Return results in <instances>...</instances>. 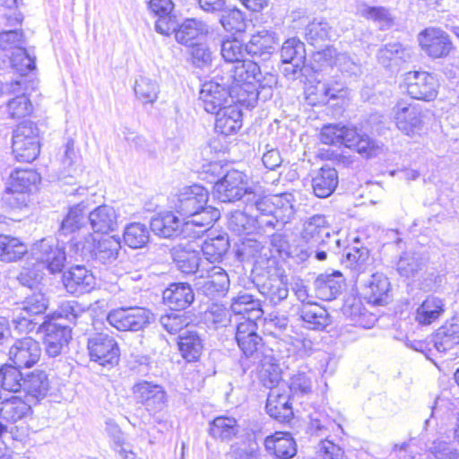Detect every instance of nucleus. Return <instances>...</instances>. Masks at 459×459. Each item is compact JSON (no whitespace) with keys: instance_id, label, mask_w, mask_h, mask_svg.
Returning <instances> with one entry per match:
<instances>
[{"instance_id":"obj_14","label":"nucleus","mask_w":459,"mask_h":459,"mask_svg":"<svg viewBox=\"0 0 459 459\" xmlns=\"http://www.w3.org/2000/svg\"><path fill=\"white\" fill-rule=\"evenodd\" d=\"M137 403L150 414L162 411L168 406V394L164 387L152 381L141 380L132 388Z\"/></svg>"},{"instance_id":"obj_11","label":"nucleus","mask_w":459,"mask_h":459,"mask_svg":"<svg viewBox=\"0 0 459 459\" xmlns=\"http://www.w3.org/2000/svg\"><path fill=\"white\" fill-rule=\"evenodd\" d=\"M152 320V311L142 307H119L110 310L107 315L108 323L121 332L143 331Z\"/></svg>"},{"instance_id":"obj_6","label":"nucleus","mask_w":459,"mask_h":459,"mask_svg":"<svg viewBox=\"0 0 459 459\" xmlns=\"http://www.w3.org/2000/svg\"><path fill=\"white\" fill-rule=\"evenodd\" d=\"M257 324L251 322H239L236 326L235 340L241 351L238 364L243 374L272 352L266 349L262 336L257 333Z\"/></svg>"},{"instance_id":"obj_28","label":"nucleus","mask_w":459,"mask_h":459,"mask_svg":"<svg viewBox=\"0 0 459 459\" xmlns=\"http://www.w3.org/2000/svg\"><path fill=\"white\" fill-rule=\"evenodd\" d=\"M298 320L301 321L304 328L314 331H323L331 324L328 311L317 303L307 301L297 310Z\"/></svg>"},{"instance_id":"obj_23","label":"nucleus","mask_w":459,"mask_h":459,"mask_svg":"<svg viewBox=\"0 0 459 459\" xmlns=\"http://www.w3.org/2000/svg\"><path fill=\"white\" fill-rule=\"evenodd\" d=\"M39 342L30 337L16 340L9 350V359L13 364L23 368H31L40 359Z\"/></svg>"},{"instance_id":"obj_45","label":"nucleus","mask_w":459,"mask_h":459,"mask_svg":"<svg viewBox=\"0 0 459 459\" xmlns=\"http://www.w3.org/2000/svg\"><path fill=\"white\" fill-rule=\"evenodd\" d=\"M339 183L336 169L328 165L321 167L312 178L314 194L319 198L330 196Z\"/></svg>"},{"instance_id":"obj_10","label":"nucleus","mask_w":459,"mask_h":459,"mask_svg":"<svg viewBox=\"0 0 459 459\" xmlns=\"http://www.w3.org/2000/svg\"><path fill=\"white\" fill-rule=\"evenodd\" d=\"M87 350L91 361L106 368H113L120 360L119 345L115 337L107 332L90 334L87 339Z\"/></svg>"},{"instance_id":"obj_42","label":"nucleus","mask_w":459,"mask_h":459,"mask_svg":"<svg viewBox=\"0 0 459 459\" xmlns=\"http://www.w3.org/2000/svg\"><path fill=\"white\" fill-rule=\"evenodd\" d=\"M87 210L88 204L84 201L74 204L69 208L58 230V238L63 243L65 241L62 237H67L70 234L74 235L86 225L85 214Z\"/></svg>"},{"instance_id":"obj_4","label":"nucleus","mask_w":459,"mask_h":459,"mask_svg":"<svg viewBox=\"0 0 459 459\" xmlns=\"http://www.w3.org/2000/svg\"><path fill=\"white\" fill-rule=\"evenodd\" d=\"M251 210L261 212L260 224L269 230H282L298 211L297 200L292 193L285 192L273 196L249 195Z\"/></svg>"},{"instance_id":"obj_24","label":"nucleus","mask_w":459,"mask_h":459,"mask_svg":"<svg viewBox=\"0 0 459 459\" xmlns=\"http://www.w3.org/2000/svg\"><path fill=\"white\" fill-rule=\"evenodd\" d=\"M175 4L172 0H149L148 11L157 17L154 30L163 36H170L177 28V17L173 13Z\"/></svg>"},{"instance_id":"obj_38","label":"nucleus","mask_w":459,"mask_h":459,"mask_svg":"<svg viewBox=\"0 0 459 459\" xmlns=\"http://www.w3.org/2000/svg\"><path fill=\"white\" fill-rule=\"evenodd\" d=\"M240 429L236 418L219 415L209 422L208 433L215 440L230 443L238 437Z\"/></svg>"},{"instance_id":"obj_40","label":"nucleus","mask_w":459,"mask_h":459,"mask_svg":"<svg viewBox=\"0 0 459 459\" xmlns=\"http://www.w3.org/2000/svg\"><path fill=\"white\" fill-rule=\"evenodd\" d=\"M378 63L385 68L392 69L409 62L411 49L400 42H390L382 46L377 54Z\"/></svg>"},{"instance_id":"obj_44","label":"nucleus","mask_w":459,"mask_h":459,"mask_svg":"<svg viewBox=\"0 0 459 459\" xmlns=\"http://www.w3.org/2000/svg\"><path fill=\"white\" fill-rule=\"evenodd\" d=\"M183 222L172 212L159 213L150 221L152 231L164 238L178 236L182 232Z\"/></svg>"},{"instance_id":"obj_39","label":"nucleus","mask_w":459,"mask_h":459,"mask_svg":"<svg viewBox=\"0 0 459 459\" xmlns=\"http://www.w3.org/2000/svg\"><path fill=\"white\" fill-rule=\"evenodd\" d=\"M261 212L255 216L247 215L246 212L236 210L230 212L228 220V228L237 235H249L256 231L266 233L265 226L260 224Z\"/></svg>"},{"instance_id":"obj_53","label":"nucleus","mask_w":459,"mask_h":459,"mask_svg":"<svg viewBox=\"0 0 459 459\" xmlns=\"http://www.w3.org/2000/svg\"><path fill=\"white\" fill-rule=\"evenodd\" d=\"M230 248L227 236L218 235L205 240L201 247V255L211 264L221 263Z\"/></svg>"},{"instance_id":"obj_43","label":"nucleus","mask_w":459,"mask_h":459,"mask_svg":"<svg viewBox=\"0 0 459 459\" xmlns=\"http://www.w3.org/2000/svg\"><path fill=\"white\" fill-rule=\"evenodd\" d=\"M267 452L280 459H290L297 454V445L290 433L276 432L264 439Z\"/></svg>"},{"instance_id":"obj_25","label":"nucleus","mask_w":459,"mask_h":459,"mask_svg":"<svg viewBox=\"0 0 459 459\" xmlns=\"http://www.w3.org/2000/svg\"><path fill=\"white\" fill-rule=\"evenodd\" d=\"M219 71L223 76H229L230 85L238 83L255 84L257 78L261 76V68L254 60L245 59L236 65L224 64L221 65Z\"/></svg>"},{"instance_id":"obj_2","label":"nucleus","mask_w":459,"mask_h":459,"mask_svg":"<svg viewBox=\"0 0 459 459\" xmlns=\"http://www.w3.org/2000/svg\"><path fill=\"white\" fill-rule=\"evenodd\" d=\"M89 316L88 308L76 300L61 302L57 308L48 316V319L38 327L44 333L43 342L46 353L52 358L61 355L72 339L71 326L53 322V319L64 318L70 325H76L84 322Z\"/></svg>"},{"instance_id":"obj_9","label":"nucleus","mask_w":459,"mask_h":459,"mask_svg":"<svg viewBox=\"0 0 459 459\" xmlns=\"http://www.w3.org/2000/svg\"><path fill=\"white\" fill-rule=\"evenodd\" d=\"M208 82L202 84L199 91V100L207 113H214L230 103V85L229 76H223L216 68Z\"/></svg>"},{"instance_id":"obj_49","label":"nucleus","mask_w":459,"mask_h":459,"mask_svg":"<svg viewBox=\"0 0 459 459\" xmlns=\"http://www.w3.org/2000/svg\"><path fill=\"white\" fill-rule=\"evenodd\" d=\"M433 342L439 352H446L459 344V318L454 317L439 327L433 337Z\"/></svg>"},{"instance_id":"obj_63","label":"nucleus","mask_w":459,"mask_h":459,"mask_svg":"<svg viewBox=\"0 0 459 459\" xmlns=\"http://www.w3.org/2000/svg\"><path fill=\"white\" fill-rule=\"evenodd\" d=\"M305 38L313 46H317L331 38V26L325 21H313L305 29Z\"/></svg>"},{"instance_id":"obj_5","label":"nucleus","mask_w":459,"mask_h":459,"mask_svg":"<svg viewBox=\"0 0 459 459\" xmlns=\"http://www.w3.org/2000/svg\"><path fill=\"white\" fill-rule=\"evenodd\" d=\"M320 140L324 144L343 145L367 158L376 155L380 148L377 142L368 134L341 124L325 125L320 132Z\"/></svg>"},{"instance_id":"obj_15","label":"nucleus","mask_w":459,"mask_h":459,"mask_svg":"<svg viewBox=\"0 0 459 459\" xmlns=\"http://www.w3.org/2000/svg\"><path fill=\"white\" fill-rule=\"evenodd\" d=\"M204 271L195 281L196 289L212 299L225 297L230 285L227 272L215 265L205 267Z\"/></svg>"},{"instance_id":"obj_36","label":"nucleus","mask_w":459,"mask_h":459,"mask_svg":"<svg viewBox=\"0 0 459 459\" xmlns=\"http://www.w3.org/2000/svg\"><path fill=\"white\" fill-rule=\"evenodd\" d=\"M88 221L95 233L108 234L117 229V214L114 207L102 204L88 212Z\"/></svg>"},{"instance_id":"obj_32","label":"nucleus","mask_w":459,"mask_h":459,"mask_svg":"<svg viewBox=\"0 0 459 459\" xmlns=\"http://www.w3.org/2000/svg\"><path fill=\"white\" fill-rule=\"evenodd\" d=\"M39 181V175L32 169H16L10 176V182L6 190L16 197L19 205L27 204L26 194L30 192Z\"/></svg>"},{"instance_id":"obj_50","label":"nucleus","mask_w":459,"mask_h":459,"mask_svg":"<svg viewBox=\"0 0 459 459\" xmlns=\"http://www.w3.org/2000/svg\"><path fill=\"white\" fill-rule=\"evenodd\" d=\"M121 247L119 237L101 238L96 240L94 261L100 264H111L117 260Z\"/></svg>"},{"instance_id":"obj_30","label":"nucleus","mask_w":459,"mask_h":459,"mask_svg":"<svg viewBox=\"0 0 459 459\" xmlns=\"http://www.w3.org/2000/svg\"><path fill=\"white\" fill-rule=\"evenodd\" d=\"M63 281L67 292L74 296L89 293L96 284L94 275L82 265L72 267L65 273Z\"/></svg>"},{"instance_id":"obj_20","label":"nucleus","mask_w":459,"mask_h":459,"mask_svg":"<svg viewBox=\"0 0 459 459\" xmlns=\"http://www.w3.org/2000/svg\"><path fill=\"white\" fill-rule=\"evenodd\" d=\"M171 257L176 267L186 276H194L195 280L204 273V264L202 263L200 250L194 248L191 243L177 245L171 251Z\"/></svg>"},{"instance_id":"obj_26","label":"nucleus","mask_w":459,"mask_h":459,"mask_svg":"<svg viewBox=\"0 0 459 459\" xmlns=\"http://www.w3.org/2000/svg\"><path fill=\"white\" fill-rule=\"evenodd\" d=\"M277 45V33L273 30H262L252 35L245 45V51L253 58L265 61L275 52Z\"/></svg>"},{"instance_id":"obj_61","label":"nucleus","mask_w":459,"mask_h":459,"mask_svg":"<svg viewBox=\"0 0 459 459\" xmlns=\"http://www.w3.org/2000/svg\"><path fill=\"white\" fill-rule=\"evenodd\" d=\"M220 23L223 29L231 33L243 32L247 28L244 13L237 8L227 9L221 12Z\"/></svg>"},{"instance_id":"obj_29","label":"nucleus","mask_w":459,"mask_h":459,"mask_svg":"<svg viewBox=\"0 0 459 459\" xmlns=\"http://www.w3.org/2000/svg\"><path fill=\"white\" fill-rule=\"evenodd\" d=\"M209 33L208 23L197 18H186L180 24L177 22V28L172 30L176 40L186 47L193 46Z\"/></svg>"},{"instance_id":"obj_59","label":"nucleus","mask_w":459,"mask_h":459,"mask_svg":"<svg viewBox=\"0 0 459 459\" xmlns=\"http://www.w3.org/2000/svg\"><path fill=\"white\" fill-rule=\"evenodd\" d=\"M423 265L424 261L420 253L406 251L400 255L396 263V270L401 276L410 278L420 271Z\"/></svg>"},{"instance_id":"obj_3","label":"nucleus","mask_w":459,"mask_h":459,"mask_svg":"<svg viewBox=\"0 0 459 459\" xmlns=\"http://www.w3.org/2000/svg\"><path fill=\"white\" fill-rule=\"evenodd\" d=\"M208 200L209 191L198 184L185 186L179 191L174 207L177 212L189 219L185 223L186 228L190 225L208 228L220 218V211L208 205Z\"/></svg>"},{"instance_id":"obj_55","label":"nucleus","mask_w":459,"mask_h":459,"mask_svg":"<svg viewBox=\"0 0 459 459\" xmlns=\"http://www.w3.org/2000/svg\"><path fill=\"white\" fill-rule=\"evenodd\" d=\"M231 104L245 106L247 108H254L260 100V94L255 88V84L238 83L230 87Z\"/></svg>"},{"instance_id":"obj_33","label":"nucleus","mask_w":459,"mask_h":459,"mask_svg":"<svg viewBox=\"0 0 459 459\" xmlns=\"http://www.w3.org/2000/svg\"><path fill=\"white\" fill-rule=\"evenodd\" d=\"M316 296L325 301L337 299L345 288V279L339 271L320 274L314 283Z\"/></svg>"},{"instance_id":"obj_31","label":"nucleus","mask_w":459,"mask_h":459,"mask_svg":"<svg viewBox=\"0 0 459 459\" xmlns=\"http://www.w3.org/2000/svg\"><path fill=\"white\" fill-rule=\"evenodd\" d=\"M391 284L388 278L383 273H373L367 280L361 290L364 299L376 306H383L390 301Z\"/></svg>"},{"instance_id":"obj_46","label":"nucleus","mask_w":459,"mask_h":459,"mask_svg":"<svg viewBox=\"0 0 459 459\" xmlns=\"http://www.w3.org/2000/svg\"><path fill=\"white\" fill-rule=\"evenodd\" d=\"M178 350L187 362L197 361L204 351V339L196 331L186 330L178 336Z\"/></svg>"},{"instance_id":"obj_18","label":"nucleus","mask_w":459,"mask_h":459,"mask_svg":"<svg viewBox=\"0 0 459 459\" xmlns=\"http://www.w3.org/2000/svg\"><path fill=\"white\" fill-rule=\"evenodd\" d=\"M65 247H60L54 239L42 238L32 247L34 258L51 273H60L66 261Z\"/></svg>"},{"instance_id":"obj_7","label":"nucleus","mask_w":459,"mask_h":459,"mask_svg":"<svg viewBox=\"0 0 459 459\" xmlns=\"http://www.w3.org/2000/svg\"><path fill=\"white\" fill-rule=\"evenodd\" d=\"M213 195L221 203H235L244 198L247 206L251 209L249 195H257L248 187V178L242 171H227L213 186Z\"/></svg>"},{"instance_id":"obj_58","label":"nucleus","mask_w":459,"mask_h":459,"mask_svg":"<svg viewBox=\"0 0 459 459\" xmlns=\"http://www.w3.org/2000/svg\"><path fill=\"white\" fill-rule=\"evenodd\" d=\"M20 367L14 364H4L0 367V384L3 390L16 393L22 390V381L25 375Z\"/></svg>"},{"instance_id":"obj_1","label":"nucleus","mask_w":459,"mask_h":459,"mask_svg":"<svg viewBox=\"0 0 459 459\" xmlns=\"http://www.w3.org/2000/svg\"><path fill=\"white\" fill-rule=\"evenodd\" d=\"M301 238L313 246L323 245L334 255H341L342 264L351 271L365 272L369 261V251L365 247L346 245L345 240L338 238V233H331L330 223L323 214H314L307 218L302 224Z\"/></svg>"},{"instance_id":"obj_54","label":"nucleus","mask_w":459,"mask_h":459,"mask_svg":"<svg viewBox=\"0 0 459 459\" xmlns=\"http://www.w3.org/2000/svg\"><path fill=\"white\" fill-rule=\"evenodd\" d=\"M48 306L49 299L48 295L39 289L27 294L17 309H22L30 316H38L45 314Z\"/></svg>"},{"instance_id":"obj_22","label":"nucleus","mask_w":459,"mask_h":459,"mask_svg":"<svg viewBox=\"0 0 459 459\" xmlns=\"http://www.w3.org/2000/svg\"><path fill=\"white\" fill-rule=\"evenodd\" d=\"M418 40L422 50L432 58L446 56L452 49V42L446 32L438 28L422 30Z\"/></svg>"},{"instance_id":"obj_16","label":"nucleus","mask_w":459,"mask_h":459,"mask_svg":"<svg viewBox=\"0 0 459 459\" xmlns=\"http://www.w3.org/2000/svg\"><path fill=\"white\" fill-rule=\"evenodd\" d=\"M408 94L415 100H434L438 93L439 82L433 74L425 71H411L405 77Z\"/></svg>"},{"instance_id":"obj_35","label":"nucleus","mask_w":459,"mask_h":459,"mask_svg":"<svg viewBox=\"0 0 459 459\" xmlns=\"http://www.w3.org/2000/svg\"><path fill=\"white\" fill-rule=\"evenodd\" d=\"M162 299L171 310L180 311L194 302L195 293L189 283L173 282L164 290Z\"/></svg>"},{"instance_id":"obj_12","label":"nucleus","mask_w":459,"mask_h":459,"mask_svg":"<svg viewBox=\"0 0 459 459\" xmlns=\"http://www.w3.org/2000/svg\"><path fill=\"white\" fill-rule=\"evenodd\" d=\"M423 117L418 106L405 100H399L392 108V117L396 128L411 138L420 136L424 128Z\"/></svg>"},{"instance_id":"obj_8","label":"nucleus","mask_w":459,"mask_h":459,"mask_svg":"<svg viewBox=\"0 0 459 459\" xmlns=\"http://www.w3.org/2000/svg\"><path fill=\"white\" fill-rule=\"evenodd\" d=\"M12 152L19 162L30 163L40 152L39 129L31 121L17 126L13 134Z\"/></svg>"},{"instance_id":"obj_52","label":"nucleus","mask_w":459,"mask_h":459,"mask_svg":"<svg viewBox=\"0 0 459 459\" xmlns=\"http://www.w3.org/2000/svg\"><path fill=\"white\" fill-rule=\"evenodd\" d=\"M28 252L27 246L18 238L0 234V261L13 263L21 260Z\"/></svg>"},{"instance_id":"obj_57","label":"nucleus","mask_w":459,"mask_h":459,"mask_svg":"<svg viewBox=\"0 0 459 459\" xmlns=\"http://www.w3.org/2000/svg\"><path fill=\"white\" fill-rule=\"evenodd\" d=\"M150 227L141 222L129 223L124 230V241L131 248H142L150 240Z\"/></svg>"},{"instance_id":"obj_37","label":"nucleus","mask_w":459,"mask_h":459,"mask_svg":"<svg viewBox=\"0 0 459 459\" xmlns=\"http://www.w3.org/2000/svg\"><path fill=\"white\" fill-rule=\"evenodd\" d=\"M230 311L236 316H242L245 319L243 322L251 323H255L264 314L260 300L247 292H240L232 298Z\"/></svg>"},{"instance_id":"obj_47","label":"nucleus","mask_w":459,"mask_h":459,"mask_svg":"<svg viewBox=\"0 0 459 459\" xmlns=\"http://www.w3.org/2000/svg\"><path fill=\"white\" fill-rule=\"evenodd\" d=\"M444 312V300L437 296L429 295L417 307L415 321L420 325H429L437 321Z\"/></svg>"},{"instance_id":"obj_48","label":"nucleus","mask_w":459,"mask_h":459,"mask_svg":"<svg viewBox=\"0 0 459 459\" xmlns=\"http://www.w3.org/2000/svg\"><path fill=\"white\" fill-rule=\"evenodd\" d=\"M32 413L30 405L22 399L13 396L0 403V418L10 423H17L27 419Z\"/></svg>"},{"instance_id":"obj_27","label":"nucleus","mask_w":459,"mask_h":459,"mask_svg":"<svg viewBox=\"0 0 459 459\" xmlns=\"http://www.w3.org/2000/svg\"><path fill=\"white\" fill-rule=\"evenodd\" d=\"M290 399L291 394L285 389L271 390L265 404L267 414L280 422H290L294 416Z\"/></svg>"},{"instance_id":"obj_62","label":"nucleus","mask_w":459,"mask_h":459,"mask_svg":"<svg viewBox=\"0 0 459 459\" xmlns=\"http://www.w3.org/2000/svg\"><path fill=\"white\" fill-rule=\"evenodd\" d=\"M245 45L236 38L222 40L221 54L225 64L236 65L244 61Z\"/></svg>"},{"instance_id":"obj_17","label":"nucleus","mask_w":459,"mask_h":459,"mask_svg":"<svg viewBox=\"0 0 459 459\" xmlns=\"http://www.w3.org/2000/svg\"><path fill=\"white\" fill-rule=\"evenodd\" d=\"M281 72L289 78L296 79L302 74L306 63L305 44L298 38L286 39L281 48Z\"/></svg>"},{"instance_id":"obj_21","label":"nucleus","mask_w":459,"mask_h":459,"mask_svg":"<svg viewBox=\"0 0 459 459\" xmlns=\"http://www.w3.org/2000/svg\"><path fill=\"white\" fill-rule=\"evenodd\" d=\"M9 59L12 68L21 78L6 84L5 91L14 92L16 88L20 91L22 85L34 84V82L27 81L24 77L36 70V56L31 55L25 48H18L16 50L11 52Z\"/></svg>"},{"instance_id":"obj_64","label":"nucleus","mask_w":459,"mask_h":459,"mask_svg":"<svg viewBox=\"0 0 459 459\" xmlns=\"http://www.w3.org/2000/svg\"><path fill=\"white\" fill-rule=\"evenodd\" d=\"M191 48L190 56L194 66L197 68H205L212 65L213 53L204 43H195Z\"/></svg>"},{"instance_id":"obj_51","label":"nucleus","mask_w":459,"mask_h":459,"mask_svg":"<svg viewBox=\"0 0 459 459\" xmlns=\"http://www.w3.org/2000/svg\"><path fill=\"white\" fill-rule=\"evenodd\" d=\"M22 385V391L37 401L46 397L49 389L48 377L44 370L36 369L26 374Z\"/></svg>"},{"instance_id":"obj_19","label":"nucleus","mask_w":459,"mask_h":459,"mask_svg":"<svg viewBox=\"0 0 459 459\" xmlns=\"http://www.w3.org/2000/svg\"><path fill=\"white\" fill-rule=\"evenodd\" d=\"M277 264L273 271L265 270L264 275H255L254 281L259 292L273 305H277L289 296L287 284L281 277Z\"/></svg>"},{"instance_id":"obj_60","label":"nucleus","mask_w":459,"mask_h":459,"mask_svg":"<svg viewBox=\"0 0 459 459\" xmlns=\"http://www.w3.org/2000/svg\"><path fill=\"white\" fill-rule=\"evenodd\" d=\"M134 92L143 104H153L160 93V85L156 80L146 76H140L134 82Z\"/></svg>"},{"instance_id":"obj_41","label":"nucleus","mask_w":459,"mask_h":459,"mask_svg":"<svg viewBox=\"0 0 459 459\" xmlns=\"http://www.w3.org/2000/svg\"><path fill=\"white\" fill-rule=\"evenodd\" d=\"M248 371L257 373L263 385L270 391L280 388L278 385L281 380V370L271 352L262 358L261 361L254 364Z\"/></svg>"},{"instance_id":"obj_34","label":"nucleus","mask_w":459,"mask_h":459,"mask_svg":"<svg viewBox=\"0 0 459 459\" xmlns=\"http://www.w3.org/2000/svg\"><path fill=\"white\" fill-rule=\"evenodd\" d=\"M215 115V130L217 133L230 135L237 133L242 127V109L238 104L228 103Z\"/></svg>"},{"instance_id":"obj_56","label":"nucleus","mask_w":459,"mask_h":459,"mask_svg":"<svg viewBox=\"0 0 459 459\" xmlns=\"http://www.w3.org/2000/svg\"><path fill=\"white\" fill-rule=\"evenodd\" d=\"M30 86L31 85H22L20 91L16 88L13 93H18V95L10 100L7 103V110L10 117L14 119L22 118L32 112L33 106L27 95V91ZM32 88L31 86V89Z\"/></svg>"},{"instance_id":"obj_13","label":"nucleus","mask_w":459,"mask_h":459,"mask_svg":"<svg viewBox=\"0 0 459 459\" xmlns=\"http://www.w3.org/2000/svg\"><path fill=\"white\" fill-rule=\"evenodd\" d=\"M238 258L242 262H252V274L264 275L265 270L273 271L277 264L276 258L268 255L261 242L246 238L237 249Z\"/></svg>"}]
</instances>
